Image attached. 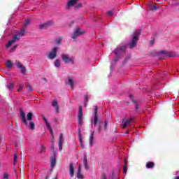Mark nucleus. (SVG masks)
<instances>
[{"instance_id":"f257e3e1","label":"nucleus","mask_w":179,"mask_h":179,"mask_svg":"<svg viewBox=\"0 0 179 179\" xmlns=\"http://www.w3.org/2000/svg\"><path fill=\"white\" fill-rule=\"evenodd\" d=\"M20 117L22 118V122L24 124L26 127H28L31 131H33L36 127L34 124V122H33V113L29 112L27 115L26 119V113L22 110H20Z\"/></svg>"},{"instance_id":"f03ea898","label":"nucleus","mask_w":179,"mask_h":179,"mask_svg":"<svg viewBox=\"0 0 179 179\" xmlns=\"http://www.w3.org/2000/svg\"><path fill=\"white\" fill-rule=\"evenodd\" d=\"M24 33H26V30L24 29H21L20 31H18L17 34L13 36L12 40L8 41V43H7L6 47L9 48L13 44H15L16 41H19V40H20V38L24 36Z\"/></svg>"},{"instance_id":"7ed1b4c3","label":"nucleus","mask_w":179,"mask_h":179,"mask_svg":"<svg viewBox=\"0 0 179 179\" xmlns=\"http://www.w3.org/2000/svg\"><path fill=\"white\" fill-rule=\"evenodd\" d=\"M99 110V108L97 106H94V127H97L98 128V132L100 134L101 132V124H103V122L99 120V114H97V111Z\"/></svg>"},{"instance_id":"20e7f679","label":"nucleus","mask_w":179,"mask_h":179,"mask_svg":"<svg viewBox=\"0 0 179 179\" xmlns=\"http://www.w3.org/2000/svg\"><path fill=\"white\" fill-rule=\"evenodd\" d=\"M140 34H141V32H138V34L133 35L131 43H130V45L129 47L130 50H132V48L136 47V44L138 43V41L139 40Z\"/></svg>"},{"instance_id":"39448f33","label":"nucleus","mask_w":179,"mask_h":179,"mask_svg":"<svg viewBox=\"0 0 179 179\" xmlns=\"http://www.w3.org/2000/svg\"><path fill=\"white\" fill-rule=\"evenodd\" d=\"M85 33L86 30H81L80 27H77L72 36V38L73 40H76L79 36H82V34H85Z\"/></svg>"},{"instance_id":"423d86ee","label":"nucleus","mask_w":179,"mask_h":179,"mask_svg":"<svg viewBox=\"0 0 179 179\" xmlns=\"http://www.w3.org/2000/svg\"><path fill=\"white\" fill-rule=\"evenodd\" d=\"M78 124L83 125V109L82 108V106L78 107Z\"/></svg>"},{"instance_id":"0eeeda50","label":"nucleus","mask_w":179,"mask_h":179,"mask_svg":"<svg viewBox=\"0 0 179 179\" xmlns=\"http://www.w3.org/2000/svg\"><path fill=\"white\" fill-rule=\"evenodd\" d=\"M62 59L64 61V64H74L73 59L69 57V56L66 54H62Z\"/></svg>"},{"instance_id":"6e6552de","label":"nucleus","mask_w":179,"mask_h":179,"mask_svg":"<svg viewBox=\"0 0 179 179\" xmlns=\"http://www.w3.org/2000/svg\"><path fill=\"white\" fill-rule=\"evenodd\" d=\"M57 51H58V48L57 47H54L52 49V51L50 52H49V54H48L49 59H55V58H57Z\"/></svg>"},{"instance_id":"1a4fd4ad","label":"nucleus","mask_w":179,"mask_h":179,"mask_svg":"<svg viewBox=\"0 0 179 179\" xmlns=\"http://www.w3.org/2000/svg\"><path fill=\"white\" fill-rule=\"evenodd\" d=\"M127 50V46L118 45L117 48L113 52L115 55H118V54H121V52H124Z\"/></svg>"},{"instance_id":"9d476101","label":"nucleus","mask_w":179,"mask_h":179,"mask_svg":"<svg viewBox=\"0 0 179 179\" xmlns=\"http://www.w3.org/2000/svg\"><path fill=\"white\" fill-rule=\"evenodd\" d=\"M15 64L17 68L21 69V73H26V67H24V66H23L20 62L16 60Z\"/></svg>"},{"instance_id":"9b49d317","label":"nucleus","mask_w":179,"mask_h":179,"mask_svg":"<svg viewBox=\"0 0 179 179\" xmlns=\"http://www.w3.org/2000/svg\"><path fill=\"white\" fill-rule=\"evenodd\" d=\"M42 118L44 120L45 123L46 124V127L49 129L50 134H52V136H54V134H52V127H51L50 122H48V120H47V118L44 117V115H42Z\"/></svg>"},{"instance_id":"f8f14e48","label":"nucleus","mask_w":179,"mask_h":179,"mask_svg":"<svg viewBox=\"0 0 179 179\" xmlns=\"http://www.w3.org/2000/svg\"><path fill=\"white\" fill-rule=\"evenodd\" d=\"M55 163H57V152H54L53 157L50 160V167H52V169L55 167Z\"/></svg>"},{"instance_id":"ddd939ff","label":"nucleus","mask_w":179,"mask_h":179,"mask_svg":"<svg viewBox=\"0 0 179 179\" xmlns=\"http://www.w3.org/2000/svg\"><path fill=\"white\" fill-rule=\"evenodd\" d=\"M65 83H66V85H69V86L71 87V90H73V86L75 85V81L73 80V79H72V78L69 77L68 80H65Z\"/></svg>"},{"instance_id":"4468645a","label":"nucleus","mask_w":179,"mask_h":179,"mask_svg":"<svg viewBox=\"0 0 179 179\" xmlns=\"http://www.w3.org/2000/svg\"><path fill=\"white\" fill-rule=\"evenodd\" d=\"M77 2L78 0H69L66 6V10H69V9H71V6H73V5H75Z\"/></svg>"},{"instance_id":"2eb2a0df","label":"nucleus","mask_w":179,"mask_h":179,"mask_svg":"<svg viewBox=\"0 0 179 179\" xmlns=\"http://www.w3.org/2000/svg\"><path fill=\"white\" fill-rule=\"evenodd\" d=\"M51 24H52V22H47L44 24H41L39 26V29H47V27H50V26H51Z\"/></svg>"},{"instance_id":"dca6fc26","label":"nucleus","mask_w":179,"mask_h":179,"mask_svg":"<svg viewBox=\"0 0 179 179\" xmlns=\"http://www.w3.org/2000/svg\"><path fill=\"white\" fill-rule=\"evenodd\" d=\"M52 106L55 108L57 113H59V106H58V102L56 100H53Z\"/></svg>"},{"instance_id":"f3484780","label":"nucleus","mask_w":179,"mask_h":179,"mask_svg":"<svg viewBox=\"0 0 179 179\" xmlns=\"http://www.w3.org/2000/svg\"><path fill=\"white\" fill-rule=\"evenodd\" d=\"M134 120H135V118L134 117H130V119L126 120V121L123 124V128H127V127H128V125H129L131 122L134 121Z\"/></svg>"},{"instance_id":"a211bd4d","label":"nucleus","mask_w":179,"mask_h":179,"mask_svg":"<svg viewBox=\"0 0 179 179\" xmlns=\"http://www.w3.org/2000/svg\"><path fill=\"white\" fill-rule=\"evenodd\" d=\"M69 173L71 177H73V175L75 174V168L73 167V164L72 163L69 164Z\"/></svg>"},{"instance_id":"6ab92c4d","label":"nucleus","mask_w":179,"mask_h":179,"mask_svg":"<svg viewBox=\"0 0 179 179\" xmlns=\"http://www.w3.org/2000/svg\"><path fill=\"white\" fill-rule=\"evenodd\" d=\"M94 140V131H92L90 136V145L93 146V141Z\"/></svg>"},{"instance_id":"aec40b11","label":"nucleus","mask_w":179,"mask_h":179,"mask_svg":"<svg viewBox=\"0 0 179 179\" xmlns=\"http://www.w3.org/2000/svg\"><path fill=\"white\" fill-rule=\"evenodd\" d=\"M146 169H153L155 167V162H148L145 164Z\"/></svg>"},{"instance_id":"412c9836","label":"nucleus","mask_w":179,"mask_h":179,"mask_svg":"<svg viewBox=\"0 0 179 179\" xmlns=\"http://www.w3.org/2000/svg\"><path fill=\"white\" fill-rule=\"evenodd\" d=\"M55 66L56 68H59V66H61V60L59 59H56L55 61Z\"/></svg>"},{"instance_id":"4be33fe9","label":"nucleus","mask_w":179,"mask_h":179,"mask_svg":"<svg viewBox=\"0 0 179 179\" xmlns=\"http://www.w3.org/2000/svg\"><path fill=\"white\" fill-rule=\"evenodd\" d=\"M13 65V64H12V62L10 60H8L6 68H7V69H9V68H12Z\"/></svg>"},{"instance_id":"5701e85b","label":"nucleus","mask_w":179,"mask_h":179,"mask_svg":"<svg viewBox=\"0 0 179 179\" xmlns=\"http://www.w3.org/2000/svg\"><path fill=\"white\" fill-rule=\"evenodd\" d=\"M14 86H15V83L14 82H11V83H10L9 85H7V87L10 90H12L13 89Z\"/></svg>"},{"instance_id":"b1692460","label":"nucleus","mask_w":179,"mask_h":179,"mask_svg":"<svg viewBox=\"0 0 179 179\" xmlns=\"http://www.w3.org/2000/svg\"><path fill=\"white\" fill-rule=\"evenodd\" d=\"M133 103H135V109H136V111H138L139 110V104H138V102H136V100H133Z\"/></svg>"},{"instance_id":"393cba45","label":"nucleus","mask_w":179,"mask_h":179,"mask_svg":"<svg viewBox=\"0 0 179 179\" xmlns=\"http://www.w3.org/2000/svg\"><path fill=\"white\" fill-rule=\"evenodd\" d=\"M30 24V20L27 19L24 23V27H27Z\"/></svg>"},{"instance_id":"a878e982","label":"nucleus","mask_w":179,"mask_h":179,"mask_svg":"<svg viewBox=\"0 0 179 179\" xmlns=\"http://www.w3.org/2000/svg\"><path fill=\"white\" fill-rule=\"evenodd\" d=\"M17 47H19V44H16L15 45H14L11 49H10V52H13L14 51H16V48H17Z\"/></svg>"},{"instance_id":"bb28decb","label":"nucleus","mask_w":179,"mask_h":179,"mask_svg":"<svg viewBox=\"0 0 179 179\" xmlns=\"http://www.w3.org/2000/svg\"><path fill=\"white\" fill-rule=\"evenodd\" d=\"M27 87L29 92H33V88L31 87V85L30 83H27Z\"/></svg>"},{"instance_id":"cd10ccee","label":"nucleus","mask_w":179,"mask_h":179,"mask_svg":"<svg viewBox=\"0 0 179 179\" xmlns=\"http://www.w3.org/2000/svg\"><path fill=\"white\" fill-rule=\"evenodd\" d=\"M77 178L83 179V176L82 175V172H78L77 173Z\"/></svg>"},{"instance_id":"c85d7f7f","label":"nucleus","mask_w":179,"mask_h":179,"mask_svg":"<svg viewBox=\"0 0 179 179\" xmlns=\"http://www.w3.org/2000/svg\"><path fill=\"white\" fill-rule=\"evenodd\" d=\"M168 57H177V55H176L175 53L173 52H170L167 55Z\"/></svg>"},{"instance_id":"c756f323","label":"nucleus","mask_w":179,"mask_h":179,"mask_svg":"<svg viewBox=\"0 0 179 179\" xmlns=\"http://www.w3.org/2000/svg\"><path fill=\"white\" fill-rule=\"evenodd\" d=\"M62 39H61V38H59L56 39L55 44L59 45L62 43Z\"/></svg>"},{"instance_id":"7c9ffc66","label":"nucleus","mask_w":179,"mask_h":179,"mask_svg":"<svg viewBox=\"0 0 179 179\" xmlns=\"http://www.w3.org/2000/svg\"><path fill=\"white\" fill-rule=\"evenodd\" d=\"M78 139L80 141V143L81 146H83V138H82V136H78Z\"/></svg>"},{"instance_id":"2f4dec72","label":"nucleus","mask_w":179,"mask_h":179,"mask_svg":"<svg viewBox=\"0 0 179 179\" xmlns=\"http://www.w3.org/2000/svg\"><path fill=\"white\" fill-rule=\"evenodd\" d=\"M108 125V122H107V120H105V124H104V127H103L104 131H107Z\"/></svg>"},{"instance_id":"473e14b6","label":"nucleus","mask_w":179,"mask_h":179,"mask_svg":"<svg viewBox=\"0 0 179 179\" xmlns=\"http://www.w3.org/2000/svg\"><path fill=\"white\" fill-rule=\"evenodd\" d=\"M23 87H24L23 84L20 85V88L17 90V92H22V90H23Z\"/></svg>"},{"instance_id":"72a5a7b5","label":"nucleus","mask_w":179,"mask_h":179,"mask_svg":"<svg viewBox=\"0 0 179 179\" xmlns=\"http://www.w3.org/2000/svg\"><path fill=\"white\" fill-rule=\"evenodd\" d=\"M41 153H45V147H44V145H41Z\"/></svg>"},{"instance_id":"f704fd0d","label":"nucleus","mask_w":179,"mask_h":179,"mask_svg":"<svg viewBox=\"0 0 179 179\" xmlns=\"http://www.w3.org/2000/svg\"><path fill=\"white\" fill-rule=\"evenodd\" d=\"M17 162V155L14 154V165L16 164V162Z\"/></svg>"},{"instance_id":"c9c22d12","label":"nucleus","mask_w":179,"mask_h":179,"mask_svg":"<svg viewBox=\"0 0 179 179\" xmlns=\"http://www.w3.org/2000/svg\"><path fill=\"white\" fill-rule=\"evenodd\" d=\"M151 10H157V4H155L151 8Z\"/></svg>"},{"instance_id":"e433bc0d","label":"nucleus","mask_w":179,"mask_h":179,"mask_svg":"<svg viewBox=\"0 0 179 179\" xmlns=\"http://www.w3.org/2000/svg\"><path fill=\"white\" fill-rule=\"evenodd\" d=\"M123 173L124 174H127V164L123 166Z\"/></svg>"},{"instance_id":"4c0bfd02","label":"nucleus","mask_w":179,"mask_h":179,"mask_svg":"<svg viewBox=\"0 0 179 179\" xmlns=\"http://www.w3.org/2000/svg\"><path fill=\"white\" fill-rule=\"evenodd\" d=\"M87 164V157L86 155L84 156V159H83V164Z\"/></svg>"},{"instance_id":"58836bf2","label":"nucleus","mask_w":179,"mask_h":179,"mask_svg":"<svg viewBox=\"0 0 179 179\" xmlns=\"http://www.w3.org/2000/svg\"><path fill=\"white\" fill-rule=\"evenodd\" d=\"M3 178H4V179H8V178H9V175L8 174V173H3Z\"/></svg>"},{"instance_id":"ea45409f","label":"nucleus","mask_w":179,"mask_h":179,"mask_svg":"<svg viewBox=\"0 0 179 179\" xmlns=\"http://www.w3.org/2000/svg\"><path fill=\"white\" fill-rule=\"evenodd\" d=\"M107 13H108V16H113V15H114V12H113V10L108 11Z\"/></svg>"},{"instance_id":"a19ab883","label":"nucleus","mask_w":179,"mask_h":179,"mask_svg":"<svg viewBox=\"0 0 179 179\" xmlns=\"http://www.w3.org/2000/svg\"><path fill=\"white\" fill-rule=\"evenodd\" d=\"M85 102L87 103L89 101V96L87 95H85Z\"/></svg>"},{"instance_id":"79ce46f5","label":"nucleus","mask_w":179,"mask_h":179,"mask_svg":"<svg viewBox=\"0 0 179 179\" xmlns=\"http://www.w3.org/2000/svg\"><path fill=\"white\" fill-rule=\"evenodd\" d=\"M59 140H64V134H62V133L59 134Z\"/></svg>"},{"instance_id":"37998d69","label":"nucleus","mask_w":179,"mask_h":179,"mask_svg":"<svg viewBox=\"0 0 179 179\" xmlns=\"http://www.w3.org/2000/svg\"><path fill=\"white\" fill-rule=\"evenodd\" d=\"M155 44V39L154 38H152L150 42V45H153Z\"/></svg>"},{"instance_id":"c03bdc74","label":"nucleus","mask_w":179,"mask_h":179,"mask_svg":"<svg viewBox=\"0 0 179 179\" xmlns=\"http://www.w3.org/2000/svg\"><path fill=\"white\" fill-rule=\"evenodd\" d=\"M84 166H85V170H89V165H87V164H84Z\"/></svg>"},{"instance_id":"a18cd8bd","label":"nucleus","mask_w":179,"mask_h":179,"mask_svg":"<svg viewBox=\"0 0 179 179\" xmlns=\"http://www.w3.org/2000/svg\"><path fill=\"white\" fill-rule=\"evenodd\" d=\"M78 172L82 173V166L80 164L78 165Z\"/></svg>"},{"instance_id":"49530a36","label":"nucleus","mask_w":179,"mask_h":179,"mask_svg":"<svg viewBox=\"0 0 179 179\" xmlns=\"http://www.w3.org/2000/svg\"><path fill=\"white\" fill-rule=\"evenodd\" d=\"M76 8V9H78L79 8H82V3H80L77 4Z\"/></svg>"},{"instance_id":"de8ad7c7","label":"nucleus","mask_w":179,"mask_h":179,"mask_svg":"<svg viewBox=\"0 0 179 179\" xmlns=\"http://www.w3.org/2000/svg\"><path fill=\"white\" fill-rule=\"evenodd\" d=\"M64 145V140H59V145Z\"/></svg>"},{"instance_id":"09e8293b","label":"nucleus","mask_w":179,"mask_h":179,"mask_svg":"<svg viewBox=\"0 0 179 179\" xmlns=\"http://www.w3.org/2000/svg\"><path fill=\"white\" fill-rule=\"evenodd\" d=\"M78 136H82V131L80 130V128L78 129Z\"/></svg>"},{"instance_id":"8fccbe9b","label":"nucleus","mask_w":179,"mask_h":179,"mask_svg":"<svg viewBox=\"0 0 179 179\" xmlns=\"http://www.w3.org/2000/svg\"><path fill=\"white\" fill-rule=\"evenodd\" d=\"M101 179H107V176H106L105 173L102 174Z\"/></svg>"},{"instance_id":"3c124183","label":"nucleus","mask_w":179,"mask_h":179,"mask_svg":"<svg viewBox=\"0 0 179 179\" xmlns=\"http://www.w3.org/2000/svg\"><path fill=\"white\" fill-rule=\"evenodd\" d=\"M51 149H52V150H53V155H54V152H56V151L55 150V147H54V144L52 145Z\"/></svg>"},{"instance_id":"603ef678","label":"nucleus","mask_w":179,"mask_h":179,"mask_svg":"<svg viewBox=\"0 0 179 179\" xmlns=\"http://www.w3.org/2000/svg\"><path fill=\"white\" fill-rule=\"evenodd\" d=\"M118 59H120V57H116L115 58V62H117L118 61Z\"/></svg>"},{"instance_id":"864d4df0","label":"nucleus","mask_w":179,"mask_h":179,"mask_svg":"<svg viewBox=\"0 0 179 179\" xmlns=\"http://www.w3.org/2000/svg\"><path fill=\"white\" fill-rule=\"evenodd\" d=\"M128 164V159H127L126 158L124 159V164Z\"/></svg>"},{"instance_id":"5fc2aeb1","label":"nucleus","mask_w":179,"mask_h":179,"mask_svg":"<svg viewBox=\"0 0 179 179\" xmlns=\"http://www.w3.org/2000/svg\"><path fill=\"white\" fill-rule=\"evenodd\" d=\"M59 150H62V145H59Z\"/></svg>"},{"instance_id":"6e6d98bb","label":"nucleus","mask_w":179,"mask_h":179,"mask_svg":"<svg viewBox=\"0 0 179 179\" xmlns=\"http://www.w3.org/2000/svg\"><path fill=\"white\" fill-rule=\"evenodd\" d=\"M161 54H166V50L161 51Z\"/></svg>"},{"instance_id":"4d7b16f0","label":"nucleus","mask_w":179,"mask_h":179,"mask_svg":"<svg viewBox=\"0 0 179 179\" xmlns=\"http://www.w3.org/2000/svg\"><path fill=\"white\" fill-rule=\"evenodd\" d=\"M85 107H87V102H84Z\"/></svg>"},{"instance_id":"13d9d810","label":"nucleus","mask_w":179,"mask_h":179,"mask_svg":"<svg viewBox=\"0 0 179 179\" xmlns=\"http://www.w3.org/2000/svg\"><path fill=\"white\" fill-rule=\"evenodd\" d=\"M1 142H2V136H0V144L1 143Z\"/></svg>"},{"instance_id":"bf43d9fd","label":"nucleus","mask_w":179,"mask_h":179,"mask_svg":"<svg viewBox=\"0 0 179 179\" xmlns=\"http://www.w3.org/2000/svg\"><path fill=\"white\" fill-rule=\"evenodd\" d=\"M43 80H45V82H47V78H44Z\"/></svg>"},{"instance_id":"052dcab7","label":"nucleus","mask_w":179,"mask_h":179,"mask_svg":"<svg viewBox=\"0 0 179 179\" xmlns=\"http://www.w3.org/2000/svg\"><path fill=\"white\" fill-rule=\"evenodd\" d=\"M45 179H48V176H45Z\"/></svg>"},{"instance_id":"680f3d73","label":"nucleus","mask_w":179,"mask_h":179,"mask_svg":"<svg viewBox=\"0 0 179 179\" xmlns=\"http://www.w3.org/2000/svg\"><path fill=\"white\" fill-rule=\"evenodd\" d=\"M127 134H129V130H128V131H127Z\"/></svg>"},{"instance_id":"e2e57ef3","label":"nucleus","mask_w":179,"mask_h":179,"mask_svg":"<svg viewBox=\"0 0 179 179\" xmlns=\"http://www.w3.org/2000/svg\"><path fill=\"white\" fill-rule=\"evenodd\" d=\"M112 176H113V177L114 176V172L112 173Z\"/></svg>"},{"instance_id":"0e129e2a","label":"nucleus","mask_w":179,"mask_h":179,"mask_svg":"<svg viewBox=\"0 0 179 179\" xmlns=\"http://www.w3.org/2000/svg\"><path fill=\"white\" fill-rule=\"evenodd\" d=\"M178 3H175L174 5H178Z\"/></svg>"},{"instance_id":"69168bd1","label":"nucleus","mask_w":179,"mask_h":179,"mask_svg":"<svg viewBox=\"0 0 179 179\" xmlns=\"http://www.w3.org/2000/svg\"><path fill=\"white\" fill-rule=\"evenodd\" d=\"M176 179H179V177H176Z\"/></svg>"},{"instance_id":"338daca9","label":"nucleus","mask_w":179,"mask_h":179,"mask_svg":"<svg viewBox=\"0 0 179 179\" xmlns=\"http://www.w3.org/2000/svg\"><path fill=\"white\" fill-rule=\"evenodd\" d=\"M129 97H132V95H129Z\"/></svg>"},{"instance_id":"774afa93","label":"nucleus","mask_w":179,"mask_h":179,"mask_svg":"<svg viewBox=\"0 0 179 179\" xmlns=\"http://www.w3.org/2000/svg\"><path fill=\"white\" fill-rule=\"evenodd\" d=\"M55 179H57V178H55Z\"/></svg>"}]
</instances>
